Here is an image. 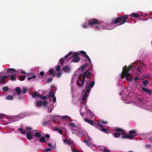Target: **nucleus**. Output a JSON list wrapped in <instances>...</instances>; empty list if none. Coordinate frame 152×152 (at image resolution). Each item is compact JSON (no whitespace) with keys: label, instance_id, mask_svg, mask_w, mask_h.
Instances as JSON below:
<instances>
[{"label":"nucleus","instance_id":"nucleus-1","mask_svg":"<svg viewBox=\"0 0 152 152\" xmlns=\"http://www.w3.org/2000/svg\"><path fill=\"white\" fill-rule=\"evenodd\" d=\"M91 74V73L88 72L87 70L83 73V75L82 74H80L79 76L76 83L79 88H80L83 86L85 82L86 78H89Z\"/></svg>","mask_w":152,"mask_h":152},{"label":"nucleus","instance_id":"nucleus-2","mask_svg":"<svg viewBox=\"0 0 152 152\" xmlns=\"http://www.w3.org/2000/svg\"><path fill=\"white\" fill-rule=\"evenodd\" d=\"M84 120L86 122L96 127L97 129L103 132L107 133L108 132V129L104 128L103 125L101 124L100 121H98L97 122L94 123L92 120L88 119L86 118H84Z\"/></svg>","mask_w":152,"mask_h":152},{"label":"nucleus","instance_id":"nucleus-3","mask_svg":"<svg viewBox=\"0 0 152 152\" xmlns=\"http://www.w3.org/2000/svg\"><path fill=\"white\" fill-rule=\"evenodd\" d=\"M129 20L128 16L126 15H121L120 17L113 20L110 25H113V24H116L119 23L118 25L120 26L126 22H128Z\"/></svg>","mask_w":152,"mask_h":152},{"label":"nucleus","instance_id":"nucleus-4","mask_svg":"<svg viewBox=\"0 0 152 152\" xmlns=\"http://www.w3.org/2000/svg\"><path fill=\"white\" fill-rule=\"evenodd\" d=\"M88 26L91 27L94 25H95V28L99 30L101 29H104V27L101 26V23L99 20L96 18L91 19L88 21Z\"/></svg>","mask_w":152,"mask_h":152},{"label":"nucleus","instance_id":"nucleus-5","mask_svg":"<svg viewBox=\"0 0 152 152\" xmlns=\"http://www.w3.org/2000/svg\"><path fill=\"white\" fill-rule=\"evenodd\" d=\"M136 132L137 131L136 130H131L129 131L128 134L125 135L127 134L126 132L124 130L122 129V131L121 133L123 135L121 136V138L123 139L127 138L132 140L136 135Z\"/></svg>","mask_w":152,"mask_h":152},{"label":"nucleus","instance_id":"nucleus-6","mask_svg":"<svg viewBox=\"0 0 152 152\" xmlns=\"http://www.w3.org/2000/svg\"><path fill=\"white\" fill-rule=\"evenodd\" d=\"M136 132L137 131L136 130H131L129 131L128 134L125 135L127 134L126 132L124 130L122 129V131L121 133L123 135L121 136V138L123 139L127 138L132 140L136 135Z\"/></svg>","mask_w":152,"mask_h":152},{"label":"nucleus","instance_id":"nucleus-7","mask_svg":"<svg viewBox=\"0 0 152 152\" xmlns=\"http://www.w3.org/2000/svg\"><path fill=\"white\" fill-rule=\"evenodd\" d=\"M95 82L94 81H91L90 84H87L86 86L83 91L85 92L84 95L82 97V99L83 101H85L87 99L88 96L87 93L90 92L91 88H92L94 85Z\"/></svg>","mask_w":152,"mask_h":152},{"label":"nucleus","instance_id":"nucleus-8","mask_svg":"<svg viewBox=\"0 0 152 152\" xmlns=\"http://www.w3.org/2000/svg\"><path fill=\"white\" fill-rule=\"evenodd\" d=\"M121 77L122 78H124L126 77V79L128 81H131L132 79V76L129 73V72H126L124 71H122L121 73Z\"/></svg>","mask_w":152,"mask_h":152},{"label":"nucleus","instance_id":"nucleus-9","mask_svg":"<svg viewBox=\"0 0 152 152\" xmlns=\"http://www.w3.org/2000/svg\"><path fill=\"white\" fill-rule=\"evenodd\" d=\"M79 54V53L76 52L73 54L72 55V57L73 58L72 59V61L73 62L77 63L80 61V58L78 56Z\"/></svg>","mask_w":152,"mask_h":152},{"label":"nucleus","instance_id":"nucleus-10","mask_svg":"<svg viewBox=\"0 0 152 152\" xmlns=\"http://www.w3.org/2000/svg\"><path fill=\"white\" fill-rule=\"evenodd\" d=\"M143 66L144 64H143L140 63L137 67H136V66L134 67V69L137 70L138 74H139L141 73V70L142 69Z\"/></svg>","mask_w":152,"mask_h":152},{"label":"nucleus","instance_id":"nucleus-11","mask_svg":"<svg viewBox=\"0 0 152 152\" xmlns=\"http://www.w3.org/2000/svg\"><path fill=\"white\" fill-rule=\"evenodd\" d=\"M72 52H70L68 53V54L67 55L65 56L64 58H61L59 61V63L61 65H62L63 64H64V59H67L70 55H72Z\"/></svg>","mask_w":152,"mask_h":152},{"label":"nucleus","instance_id":"nucleus-12","mask_svg":"<svg viewBox=\"0 0 152 152\" xmlns=\"http://www.w3.org/2000/svg\"><path fill=\"white\" fill-rule=\"evenodd\" d=\"M129 67H127L126 66H124L123 68V71H125L126 72H129V71L132 69L133 67L131 66V65H129Z\"/></svg>","mask_w":152,"mask_h":152},{"label":"nucleus","instance_id":"nucleus-13","mask_svg":"<svg viewBox=\"0 0 152 152\" xmlns=\"http://www.w3.org/2000/svg\"><path fill=\"white\" fill-rule=\"evenodd\" d=\"M63 69L64 71L69 72L70 69V67L68 65L65 66L63 68Z\"/></svg>","mask_w":152,"mask_h":152},{"label":"nucleus","instance_id":"nucleus-14","mask_svg":"<svg viewBox=\"0 0 152 152\" xmlns=\"http://www.w3.org/2000/svg\"><path fill=\"white\" fill-rule=\"evenodd\" d=\"M26 137L27 139L31 140L33 138V135L31 132H28L26 134Z\"/></svg>","mask_w":152,"mask_h":152},{"label":"nucleus","instance_id":"nucleus-15","mask_svg":"<svg viewBox=\"0 0 152 152\" xmlns=\"http://www.w3.org/2000/svg\"><path fill=\"white\" fill-rule=\"evenodd\" d=\"M142 89L143 91H145L148 94H151V91L150 89H149L147 88H145L143 87L142 88Z\"/></svg>","mask_w":152,"mask_h":152},{"label":"nucleus","instance_id":"nucleus-16","mask_svg":"<svg viewBox=\"0 0 152 152\" xmlns=\"http://www.w3.org/2000/svg\"><path fill=\"white\" fill-rule=\"evenodd\" d=\"M69 125L71 126L72 128H76L78 130L80 129V128L77 126L73 123H70L69 124Z\"/></svg>","mask_w":152,"mask_h":152},{"label":"nucleus","instance_id":"nucleus-17","mask_svg":"<svg viewBox=\"0 0 152 152\" xmlns=\"http://www.w3.org/2000/svg\"><path fill=\"white\" fill-rule=\"evenodd\" d=\"M129 15L135 18H137L140 16V15L136 13H131L130 15Z\"/></svg>","mask_w":152,"mask_h":152},{"label":"nucleus","instance_id":"nucleus-18","mask_svg":"<svg viewBox=\"0 0 152 152\" xmlns=\"http://www.w3.org/2000/svg\"><path fill=\"white\" fill-rule=\"evenodd\" d=\"M16 70L15 69L12 68H9L7 70V72H8L12 73L16 72Z\"/></svg>","mask_w":152,"mask_h":152},{"label":"nucleus","instance_id":"nucleus-19","mask_svg":"<svg viewBox=\"0 0 152 152\" xmlns=\"http://www.w3.org/2000/svg\"><path fill=\"white\" fill-rule=\"evenodd\" d=\"M16 75L12 74L10 76V80L12 81H15L16 80Z\"/></svg>","mask_w":152,"mask_h":152},{"label":"nucleus","instance_id":"nucleus-20","mask_svg":"<svg viewBox=\"0 0 152 152\" xmlns=\"http://www.w3.org/2000/svg\"><path fill=\"white\" fill-rule=\"evenodd\" d=\"M40 95L38 94V93L37 91H35L33 94L32 96L33 98H36L37 97H39V96Z\"/></svg>","mask_w":152,"mask_h":152},{"label":"nucleus","instance_id":"nucleus-21","mask_svg":"<svg viewBox=\"0 0 152 152\" xmlns=\"http://www.w3.org/2000/svg\"><path fill=\"white\" fill-rule=\"evenodd\" d=\"M16 91L18 95H20L21 92V89L19 87H17L15 88Z\"/></svg>","mask_w":152,"mask_h":152},{"label":"nucleus","instance_id":"nucleus-22","mask_svg":"<svg viewBox=\"0 0 152 152\" xmlns=\"http://www.w3.org/2000/svg\"><path fill=\"white\" fill-rule=\"evenodd\" d=\"M49 94L50 96L51 97V98H53V97H54V96H55V94L54 92V91H50L49 92Z\"/></svg>","mask_w":152,"mask_h":152},{"label":"nucleus","instance_id":"nucleus-23","mask_svg":"<svg viewBox=\"0 0 152 152\" xmlns=\"http://www.w3.org/2000/svg\"><path fill=\"white\" fill-rule=\"evenodd\" d=\"M34 136L37 137H40L41 136V134L39 132H36L34 134Z\"/></svg>","mask_w":152,"mask_h":152},{"label":"nucleus","instance_id":"nucleus-24","mask_svg":"<svg viewBox=\"0 0 152 152\" xmlns=\"http://www.w3.org/2000/svg\"><path fill=\"white\" fill-rule=\"evenodd\" d=\"M142 83L145 87H146L147 84L149 83V82L147 80H145L143 81Z\"/></svg>","mask_w":152,"mask_h":152},{"label":"nucleus","instance_id":"nucleus-25","mask_svg":"<svg viewBox=\"0 0 152 152\" xmlns=\"http://www.w3.org/2000/svg\"><path fill=\"white\" fill-rule=\"evenodd\" d=\"M6 98L7 100H12L13 99V97L11 95H8L6 96Z\"/></svg>","mask_w":152,"mask_h":152},{"label":"nucleus","instance_id":"nucleus-26","mask_svg":"<svg viewBox=\"0 0 152 152\" xmlns=\"http://www.w3.org/2000/svg\"><path fill=\"white\" fill-rule=\"evenodd\" d=\"M18 130L20 131L21 133L23 134H26V131L25 130H23V129L22 128H20L18 129Z\"/></svg>","mask_w":152,"mask_h":152},{"label":"nucleus","instance_id":"nucleus-27","mask_svg":"<svg viewBox=\"0 0 152 152\" xmlns=\"http://www.w3.org/2000/svg\"><path fill=\"white\" fill-rule=\"evenodd\" d=\"M88 65L87 63H86L83 65H82L81 67L80 68L82 70H83Z\"/></svg>","mask_w":152,"mask_h":152},{"label":"nucleus","instance_id":"nucleus-28","mask_svg":"<svg viewBox=\"0 0 152 152\" xmlns=\"http://www.w3.org/2000/svg\"><path fill=\"white\" fill-rule=\"evenodd\" d=\"M49 72L50 73V75H55V73H54V71L53 69H50L49 71Z\"/></svg>","mask_w":152,"mask_h":152},{"label":"nucleus","instance_id":"nucleus-29","mask_svg":"<svg viewBox=\"0 0 152 152\" xmlns=\"http://www.w3.org/2000/svg\"><path fill=\"white\" fill-rule=\"evenodd\" d=\"M39 141L41 142H45V137H41L39 139Z\"/></svg>","mask_w":152,"mask_h":152},{"label":"nucleus","instance_id":"nucleus-30","mask_svg":"<svg viewBox=\"0 0 152 152\" xmlns=\"http://www.w3.org/2000/svg\"><path fill=\"white\" fill-rule=\"evenodd\" d=\"M80 53L84 57H86V56L87 55L86 53L83 51H80Z\"/></svg>","mask_w":152,"mask_h":152},{"label":"nucleus","instance_id":"nucleus-31","mask_svg":"<svg viewBox=\"0 0 152 152\" xmlns=\"http://www.w3.org/2000/svg\"><path fill=\"white\" fill-rule=\"evenodd\" d=\"M42 101H39L37 102L36 105L37 107H40L42 106Z\"/></svg>","mask_w":152,"mask_h":152},{"label":"nucleus","instance_id":"nucleus-32","mask_svg":"<svg viewBox=\"0 0 152 152\" xmlns=\"http://www.w3.org/2000/svg\"><path fill=\"white\" fill-rule=\"evenodd\" d=\"M120 136V134L118 132H116L114 134V137L117 138L119 137Z\"/></svg>","mask_w":152,"mask_h":152},{"label":"nucleus","instance_id":"nucleus-33","mask_svg":"<svg viewBox=\"0 0 152 152\" xmlns=\"http://www.w3.org/2000/svg\"><path fill=\"white\" fill-rule=\"evenodd\" d=\"M26 78V76L25 75H22L20 77L19 80L21 81H23Z\"/></svg>","mask_w":152,"mask_h":152},{"label":"nucleus","instance_id":"nucleus-34","mask_svg":"<svg viewBox=\"0 0 152 152\" xmlns=\"http://www.w3.org/2000/svg\"><path fill=\"white\" fill-rule=\"evenodd\" d=\"M36 76L35 75H33L30 77H28L27 78V80L28 81H29L32 79L36 78Z\"/></svg>","mask_w":152,"mask_h":152},{"label":"nucleus","instance_id":"nucleus-35","mask_svg":"<svg viewBox=\"0 0 152 152\" xmlns=\"http://www.w3.org/2000/svg\"><path fill=\"white\" fill-rule=\"evenodd\" d=\"M52 120H49V121H44L43 123V125H46L48 124L49 123V122L51 121Z\"/></svg>","mask_w":152,"mask_h":152},{"label":"nucleus","instance_id":"nucleus-36","mask_svg":"<svg viewBox=\"0 0 152 152\" xmlns=\"http://www.w3.org/2000/svg\"><path fill=\"white\" fill-rule=\"evenodd\" d=\"M27 91V89L25 88H22V94H25Z\"/></svg>","mask_w":152,"mask_h":152},{"label":"nucleus","instance_id":"nucleus-37","mask_svg":"<svg viewBox=\"0 0 152 152\" xmlns=\"http://www.w3.org/2000/svg\"><path fill=\"white\" fill-rule=\"evenodd\" d=\"M83 27L84 28H87L88 27V23H85L83 25Z\"/></svg>","mask_w":152,"mask_h":152},{"label":"nucleus","instance_id":"nucleus-38","mask_svg":"<svg viewBox=\"0 0 152 152\" xmlns=\"http://www.w3.org/2000/svg\"><path fill=\"white\" fill-rule=\"evenodd\" d=\"M39 97L42 99L43 100H46L47 99V96H42L41 95H40L39 96Z\"/></svg>","mask_w":152,"mask_h":152},{"label":"nucleus","instance_id":"nucleus-39","mask_svg":"<svg viewBox=\"0 0 152 152\" xmlns=\"http://www.w3.org/2000/svg\"><path fill=\"white\" fill-rule=\"evenodd\" d=\"M9 88L7 87H4L3 88L2 90L4 91H7L9 90Z\"/></svg>","mask_w":152,"mask_h":152},{"label":"nucleus","instance_id":"nucleus-40","mask_svg":"<svg viewBox=\"0 0 152 152\" xmlns=\"http://www.w3.org/2000/svg\"><path fill=\"white\" fill-rule=\"evenodd\" d=\"M56 76L57 77H60L62 75V72H61L58 73H57L56 75Z\"/></svg>","mask_w":152,"mask_h":152},{"label":"nucleus","instance_id":"nucleus-41","mask_svg":"<svg viewBox=\"0 0 152 152\" xmlns=\"http://www.w3.org/2000/svg\"><path fill=\"white\" fill-rule=\"evenodd\" d=\"M72 152H80L79 150H77L74 148H72Z\"/></svg>","mask_w":152,"mask_h":152},{"label":"nucleus","instance_id":"nucleus-42","mask_svg":"<svg viewBox=\"0 0 152 152\" xmlns=\"http://www.w3.org/2000/svg\"><path fill=\"white\" fill-rule=\"evenodd\" d=\"M53 80V79L52 77H50L49 78H48L47 79V83H50Z\"/></svg>","mask_w":152,"mask_h":152},{"label":"nucleus","instance_id":"nucleus-43","mask_svg":"<svg viewBox=\"0 0 152 152\" xmlns=\"http://www.w3.org/2000/svg\"><path fill=\"white\" fill-rule=\"evenodd\" d=\"M61 66L60 65H57L56 67V70L57 72L60 71L61 69Z\"/></svg>","mask_w":152,"mask_h":152},{"label":"nucleus","instance_id":"nucleus-44","mask_svg":"<svg viewBox=\"0 0 152 152\" xmlns=\"http://www.w3.org/2000/svg\"><path fill=\"white\" fill-rule=\"evenodd\" d=\"M86 56V57L85 58H86L88 60L89 63L91 64V61L90 58L88 57V55Z\"/></svg>","mask_w":152,"mask_h":152},{"label":"nucleus","instance_id":"nucleus-45","mask_svg":"<svg viewBox=\"0 0 152 152\" xmlns=\"http://www.w3.org/2000/svg\"><path fill=\"white\" fill-rule=\"evenodd\" d=\"M9 77V75H7L2 77L1 78H2V80H4L5 79L8 78Z\"/></svg>","mask_w":152,"mask_h":152},{"label":"nucleus","instance_id":"nucleus-46","mask_svg":"<svg viewBox=\"0 0 152 152\" xmlns=\"http://www.w3.org/2000/svg\"><path fill=\"white\" fill-rule=\"evenodd\" d=\"M51 148H46L45 149L44 151L45 152H48L51 151Z\"/></svg>","mask_w":152,"mask_h":152},{"label":"nucleus","instance_id":"nucleus-47","mask_svg":"<svg viewBox=\"0 0 152 152\" xmlns=\"http://www.w3.org/2000/svg\"><path fill=\"white\" fill-rule=\"evenodd\" d=\"M48 104V102L46 101H43L42 103L43 106L45 107Z\"/></svg>","mask_w":152,"mask_h":152},{"label":"nucleus","instance_id":"nucleus-48","mask_svg":"<svg viewBox=\"0 0 152 152\" xmlns=\"http://www.w3.org/2000/svg\"><path fill=\"white\" fill-rule=\"evenodd\" d=\"M115 130L116 132H121V131H122V129L121 128H117L115 129Z\"/></svg>","mask_w":152,"mask_h":152},{"label":"nucleus","instance_id":"nucleus-49","mask_svg":"<svg viewBox=\"0 0 152 152\" xmlns=\"http://www.w3.org/2000/svg\"><path fill=\"white\" fill-rule=\"evenodd\" d=\"M67 144L69 145H72L73 144V142L70 140H68V141Z\"/></svg>","mask_w":152,"mask_h":152},{"label":"nucleus","instance_id":"nucleus-50","mask_svg":"<svg viewBox=\"0 0 152 152\" xmlns=\"http://www.w3.org/2000/svg\"><path fill=\"white\" fill-rule=\"evenodd\" d=\"M110 151L108 149L105 148L103 150V152H110Z\"/></svg>","mask_w":152,"mask_h":152},{"label":"nucleus","instance_id":"nucleus-51","mask_svg":"<svg viewBox=\"0 0 152 152\" xmlns=\"http://www.w3.org/2000/svg\"><path fill=\"white\" fill-rule=\"evenodd\" d=\"M68 117H69V116H68L64 115V116H62L61 117V118H62L63 119H66Z\"/></svg>","mask_w":152,"mask_h":152},{"label":"nucleus","instance_id":"nucleus-52","mask_svg":"<svg viewBox=\"0 0 152 152\" xmlns=\"http://www.w3.org/2000/svg\"><path fill=\"white\" fill-rule=\"evenodd\" d=\"M56 130H57L58 132L60 134H62V130L61 129H56Z\"/></svg>","mask_w":152,"mask_h":152},{"label":"nucleus","instance_id":"nucleus-53","mask_svg":"<svg viewBox=\"0 0 152 152\" xmlns=\"http://www.w3.org/2000/svg\"><path fill=\"white\" fill-rule=\"evenodd\" d=\"M26 129L28 131H30L32 129L31 128L29 127H26Z\"/></svg>","mask_w":152,"mask_h":152},{"label":"nucleus","instance_id":"nucleus-54","mask_svg":"<svg viewBox=\"0 0 152 152\" xmlns=\"http://www.w3.org/2000/svg\"><path fill=\"white\" fill-rule=\"evenodd\" d=\"M84 142L86 143V144L88 146H90V145L89 143L88 142V141L86 140H84Z\"/></svg>","mask_w":152,"mask_h":152},{"label":"nucleus","instance_id":"nucleus-55","mask_svg":"<svg viewBox=\"0 0 152 152\" xmlns=\"http://www.w3.org/2000/svg\"><path fill=\"white\" fill-rule=\"evenodd\" d=\"M48 111L49 113H50L52 112V109L51 108H49L48 109Z\"/></svg>","mask_w":152,"mask_h":152},{"label":"nucleus","instance_id":"nucleus-56","mask_svg":"<svg viewBox=\"0 0 152 152\" xmlns=\"http://www.w3.org/2000/svg\"><path fill=\"white\" fill-rule=\"evenodd\" d=\"M151 147V145L150 144L147 145L145 146V147L147 148H150Z\"/></svg>","mask_w":152,"mask_h":152},{"label":"nucleus","instance_id":"nucleus-57","mask_svg":"<svg viewBox=\"0 0 152 152\" xmlns=\"http://www.w3.org/2000/svg\"><path fill=\"white\" fill-rule=\"evenodd\" d=\"M53 101L54 102H56V97L55 96H54V97H53Z\"/></svg>","mask_w":152,"mask_h":152},{"label":"nucleus","instance_id":"nucleus-58","mask_svg":"<svg viewBox=\"0 0 152 152\" xmlns=\"http://www.w3.org/2000/svg\"><path fill=\"white\" fill-rule=\"evenodd\" d=\"M45 137L47 138H48V139H49L50 138V136L49 134H46L45 135Z\"/></svg>","mask_w":152,"mask_h":152},{"label":"nucleus","instance_id":"nucleus-59","mask_svg":"<svg viewBox=\"0 0 152 152\" xmlns=\"http://www.w3.org/2000/svg\"><path fill=\"white\" fill-rule=\"evenodd\" d=\"M44 73H45L44 72L42 71L40 72L39 74L41 76H43L44 75Z\"/></svg>","mask_w":152,"mask_h":152},{"label":"nucleus","instance_id":"nucleus-60","mask_svg":"<svg viewBox=\"0 0 152 152\" xmlns=\"http://www.w3.org/2000/svg\"><path fill=\"white\" fill-rule=\"evenodd\" d=\"M4 80H2V78H1L0 80V81L2 83H5V82H4Z\"/></svg>","mask_w":152,"mask_h":152},{"label":"nucleus","instance_id":"nucleus-61","mask_svg":"<svg viewBox=\"0 0 152 152\" xmlns=\"http://www.w3.org/2000/svg\"><path fill=\"white\" fill-rule=\"evenodd\" d=\"M101 123L102 124H107V122L106 121H101Z\"/></svg>","mask_w":152,"mask_h":152},{"label":"nucleus","instance_id":"nucleus-62","mask_svg":"<svg viewBox=\"0 0 152 152\" xmlns=\"http://www.w3.org/2000/svg\"><path fill=\"white\" fill-rule=\"evenodd\" d=\"M20 73H21L24 74H26V73L23 70L21 71L20 72Z\"/></svg>","mask_w":152,"mask_h":152},{"label":"nucleus","instance_id":"nucleus-63","mask_svg":"<svg viewBox=\"0 0 152 152\" xmlns=\"http://www.w3.org/2000/svg\"><path fill=\"white\" fill-rule=\"evenodd\" d=\"M139 80V78L137 77H136L134 79V80L135 81H136V80Z\"/></svg>","mask_w":152,"mask_h":152},{"label":"nucleus","instance_id":"nucleus-64","mask_svg":"<svg viewBox=\"0 0 152 152\" xmlns=\"http://www.w3.org/2000/svg\"><path fill=\"white\" fill-rule=\"evenodd\" d=\"M64 142L65 143V144H67V142H68V141L66 140H65V139H64L63 140Z\"/></svg>","mask_w":152,"mask_h":152}]
</instances>
